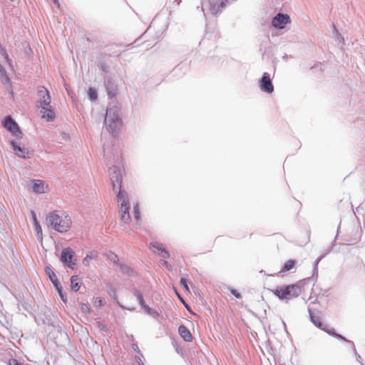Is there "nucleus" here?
I'll return each instance as SVG.
<instances>
[{
	"mask_svg": "<svg viewBox=\"0 0 365 365\" xmlns=\"http://www.w3.org/2000/svg\"><path fill=\"white\" fill-rule=\"evenodd\" d=\"M273 26L275 27V28H279V29H283L284 28V26H282V24H273Z\"/></svg>",
	"mask_w": 365,
	"mask_h": 365,
	"instance_id": "obj_34",
	"label": "nucleus"
},
{
	"mask_svg": "<svg viewBox=\"0 0 365 365\" xmlns=\"http://www.w3.org/2000/svg\"><path fill=\"white\" fill-rule=\"evenodd\" d=\"M310 319L312 323L317 326V327L322 328V324L321 322V318L319 316L314 315L309 311Z\"/></svg>",
	"mask_w": 365,
	"mask_h": 365,
	"instance_id": "obj_19",
	"label": "nucleus"
},
{
	"mask_svg": "<svg viewBox=\"0 0 365 365\" xmlns=\"http://www.w3.org/2000/svg\"><path fill=\"white\" fill-rule=\"evenodd\" d=\"M31 215H32V218H33V221H34V224L36 222H38V220H37V217H36V213L34 211H31Z\"/></svg>",
	"mask_w": 365,
	"mask_h": 365,
	"instance_id": "obj_31",
	"label": "nucleus"
},
{
	"mask_svg": "<svg viewBox=\"0 0 365 365\" xmlns=\"http://www.w3.org/2000/svg\"><path fill=\"white\" fill-rule=\"evenodd\" d=\"M178 332L180 336L186 341H191L192 340V336L188 329L184 326L180 325L178 328Z\"/></svg>",
	"mask_w": 365,
	"mask_h": 365,
	"instance_id": "obj_13",
	"label": "nucleus"
},
{
	"mask_svg": "<svg viewBox=\"0 0 365 365\" xmlns=\"http://www.w3.org/2000/svg\"><path fill=\"white\" fill-rule=\"evenodd\" d=\"M206 1L210 4V12L216 15L222 11L229 0H205L203 4H206Z\"/></svg>",
	"mask_w": 365,
	"mask_h": 365,
	"instance_id": "obj_7",
	"label": "nucleus"
},
{
	"mask_svg": "<svg viewBox=\"0 0 365 365\" xmlns=\"http://www.w3.org/2000/svg\"><path fill=\"white\" fill-rule=\"evenodd\" d=\"M176 294H177L178 297L181 300H182V299L180 297V294H179L177 292H176Z\"/></svg>",
	"mask_w": 365,
	"mask_h": 365,
	"instance_id": "obj_37",
	"label": "nucleus"
},
{
	"mask_svg": "<svg viewBox=\"0 0 365 365\" xmlns=\"http://www.w3.org/2000/svg\"><path fill=\"white\" fill-rule=\"evenodd\" d=\"M272 23H290V18L287 14H278Z\"/></svg>",
	"mask_w": 365,
	"mask_h": 365,
	"instance_id": "obj_15",
	"label": "nucleus"
},
{
	"mask_svg": "<svg viewBox=\"0 0 365 365\" xmlns=\"http://www.w3.org/2000/svg\"><path fill=\"white\" fill-rule=\"evenodd\" d=\"M180 284L183 286V287L187 292H190L189 287L187 285V282L185 278H181Z\"/></svg>",
	"mask_w": 365,
	"mask_h": 365,
	"instance_id": "obj_26",
	"label": "nucleus"
},
{
	"mask_svg": "<svg viewBox=\"0 0 365 365\" xmlns=\"http://www.w3.org/2000/svg\"><path fill=\"white\" fill-rule=\"evenodd\" d=\"M53 2H54L56 4H57L58 6H59L58 0H53Z\"/></svg>",
	"mask_w": 365,
	"mask_h": 365,
	"instance_id": "obj_36",
	"label": "nucleus"
},
{
	"mask_svg": "<svg viewBox=\"0 0 365 365\" xmlns=\"http://www.w3.org/2000/svg\"><path fill=\"white\" fill-rule=\"evenodd\" d=\"M326 331H327L329 334H330V335H332V336H336V337H337V338H339V339H342V340L346 341V342H348V343H349V344L352 347H354V343H353L352 341H349V340H347L346 339H345V338H344V336H342L341 335H340V334H339L335 333L334 331H332V330H326Z\"/></svg>",
	"mask_w": 365,
	"mask_h": 365,
	"instance_id": "obj_21",
	"label": "nucleus"
},
{
	"mask_svg": "<svg viewBox=\"0 0 365 365\" xmlns=\"http://www.w3.org/2000/svg\"><path fill=\"white\" fill-rule=\"evenodd\" d=\"M71 287L72 290L77 292L79 290L81 285L79 284V278L77 275L72 276L71 278Z\"/></svg>",
	"mask_w": 365,
	"mask_h": 365,
	"instance_id": "obj_17",
	"label": "nucleus"
},
{
	"mask_svg": "<svg viewBox=\"0 0 365 365\" xmlns=\"http://www.w3.org/2000/svg\"><path fill=\"white\" fill-rule=\"evenodd\" d=\"M51 281L52 282L54 287H58V285L61 284L57 279V277L56 278H53V279Z\"/></svg>",
	"mask_w": 365,
	"mask_h": 365,
	"instance_id": "obj_29",
	"label": "nucleus"
},
{
	"mask_svg": "<svg viewBox=\"0 0 365 365\" xmlns=\"http://www.w3.org/2000/svg\"><path fill=\"white\" fill-rule=\"evenodd\" d=\"M296 262L294 259H289L285 262L282 272H289L294 268Z\"/></svg>",
	"mask_w": 365,
	"mask_h": 365,
	"instance_id": "obj_18",
	"label": "nucleus"
},
{
	"mask_svg": "<svg viewBox=\"0 0 365 365\" xmlns=\"http://www.w3.org/2000/svg\"><path fill=\"white\" fill-rule=\"evenodd\" d=\"M152 250L163 259H168L170 257L169 252L159 245H153Z\"/></svg>",
	"mask_w": 365,
	"mask_h": 365,
	"instance_id": "obj_12",
	"label": "nucleus"
},
{
	"mask_svg": "<svg viewBox=\"0 0 365 365\" xmlns=\"http://www.w3.org/2000/svg\"><path fill=\"white\" fill-rule=\"evenodd\" d=\"M55 288L56 289L57 292H58L59 294H61L62 292V287L61 285H58V287H55Z\"/></svg>",
	"mask_w": 365,
	"mask_h": 365,
	"instance_id": "obj_32",
	"label": "nucleus"
},
{
	"mask_svg": "<svg viewBox=\"0 0 365 365\" xmlns=\"http://www.w3.org/2000/svg\"><path fill=\"white\" fill-rule=\"evenodd\" d=\"M59 295H60L61 299H62V301L63 302H67L66 297L63 293H61V294H59Z\"/></svg>",
	"mask_w": 365,
	"mask_h": 365,
	"instance_id": "obj_33",
	"label": "nucleus"
},
{
	"mask_svg": "<svg viewBox=\"0 0 365 365\" xmlns=\"http://www.w3.org/2000/svg\"><path fill=\"white\" fill-rule=\"evenodd\" d=\"M11 1H14V0H11Z\"/></svg>",
	"mask_w": 365,
	"mask_h": 365,
	"instance_id": "obj_38",
	"label": "nucleus"
},
{
	"mask_svg": "<svg viewBox=\"0 0 365 365\" xmlns=\"http://www.w3.org/2000/svg\"><path fill=\"white\" fill-rule=\"evenodd\" d=\"M231 293L235 297H237V299H240L241 298V294L235 289H232L231 291Z\"/></svg>",
	"mask_w": 365,
	"mask_h": 365,
	"instance_id": "obj_28",
	"label": "nucleus"
},
{
	"mask_svg": "<svg viewBox=\"0 0 365 365\" xmlns=\"http://www.w3.org/2000/svg\"><path fill=\"white\" fill-rule=\"evenodd\" d=\"M119 205L118 213L120 217V221L124 225H129L133 222H137L140 218V214L138 205H134L132 208V217L130 212V205L128 195L124 191H119L117 195Z\"/></svg>",
	"mask_w": 365,
	"mask_h": 365,
	"instance_id": "obj_1",
	"label": "nucleus"
},
{
	"mask_svg": "<svg viewBox=\"0 0 365 365\" xmlns=\"http://www.w3.org/2000/svg\"><path fill=\"white\" fill-rule=\"evenodd\" d=\"M176 1L177 5H180L181 0H175Z\"/></svg>",
	"mask_w": 365,
	"mask_h": 365,
	"instance_id": "obj_35",
	"label": "nucleus"
},
{
	"mask_svg": "<svg viewBox=\"0 0 365 365\" xmlns=\"http://www.w3.org/2000/svg\"><path fill=\"white\" fill-rule=\"evenodd\" d=\"M74 252L71 248H66L61 252V260L66 264L68 267L74 269L76 263L72 261Z\"/></svg>",
	"mask_w": 365,
	"mask_h": 365,
	"instance_id": "obj_8",
	"label": "nucleus"
},
{
	"mask_svg": "<svg viewBox=\"0 0 365 365\" xmlns=\"http://www.w3.org/2000/svg\"><path fill=\"white\" fill-rule=\"evenodd\" d=\"M4 126L13 135L16 137L21 138V132L19 129L18 124L11 118V116H6L3 122Z\"/></svg>",
	"mask_w": 365,
	"mask_h": 365,
	"instance_id": "obj_6",
	"label": "nucleus"
},
{
	"mask_svg": "<svg viewBox=\"0 0 365 365\" xmlns=\"http://www.w3.org/2000/svg\"><path fill=\"white\" fill-rule=\"evenodd\" d=\"M46 274H48V276L49 277L51 280H53V278L56 277V274L51 269V268L46 267Z\"/></svg>",
	"mask_w": 365,
	"mask_h": 365,
	"instance_id": "obj_25",
	"label": "nucleus"
},
{
	"mask_svg": "<svg viewBox=\"0 0 365 365\" xmlns=\"http://www.w3.org/2000/svg\"><path fill=\"white\" fill-rule=\"evenodd\" d=\"M260 88L262 91L271 93L274 91V86L269 76V74L264 73L260 81Z\"/></svg>",
	"mask_w": 365,
	"mask_h": 365,
	"instance_id": "obj_10",
	"label": "nucleus"
},
{
	"mask_svg": "<svg viewBox=\"0 0 365 365\" xmlns=\"http://www.w3.org/2000/svg\"><path fill=\"white\" fill-rule=\"evenodd\" d=\"M51 98L49 91L44 86H39L37 90L36 106L42 119L52 121L56 118V113L51 106Z\"/></svg>",
	"mask_w": 365,
	"mask_h": 365,
	"instance_id": "obj_2",
	"label": "nucleus"
},
{
	"mask_svg": "<svg viewBox=\"0 0 365 365\" xmlns=\"http://www.w3.org/2000/svg\"><path fill=\"white\" fill-rule=\"evenodd\" d=\"M80 307H81V310L83 313H90L91 312V309L88 307V304H86L85 303H81L80 304Z\"/></svg>",
	"mask_w": 365,
	"mask_h": 365,
	"instance_id": "obj_24",
	"label": "nucleus"
},
{
	"mask_svg": "<svg viewBox=\"0 0 365 365\" xmlns=\"http://www.w3.org/2000/svg\"><path fill=\"white\" fill-rule=\"evenodd\" d=\"M9 365H22L16 359H11L9 361Z\"/></svg>",
	"mask_w": 365,
	"mask_h": 365,
	"instance_id": "obj_30",
	"label": "nucleus"
},
{
	"mask_svg": "<svg viewBox=\"0 0 365 365\" xmlns=\"http://www.w3.org/2000/svg\"><path fill=\"white\" fill-rule=\"evenodd\" d=\"M98 257V254L96 252H91L89 254H87L86 256L83 259V264L88 267L90 265V262L92 259H96Z\"/></svg>",
	"mask_w": 365,
	"mask_h": 365,
	"instance_id": "obj_16",
	"label": "nucleus"
},
{
	"mask_svg": "<svg viewBox=\"0 0 365 365\" xmlns=\"http://www.w3.org/2000/svg\"><path fill=\"white\" fill-rule=\"evenodd\" d=\"M11 145L16 155L23 158H30L31 153L28 149L24 147H21L14 141H11Z\"/></svg>",
	"mask_w": 365,
	"mask_h": 365,
	"instance_id": "obj_11",
	"label": "nucleus"
},
{
	"mask_svg": "<svg viewBox=\"0 0 365 365\" xmlns=\"http://www.w3.org/2000/svg\"><path fill=\"white\" fill-rule=\"evenodd\" d=\"M93 304L96 307H101L105 304V302L102 297H98L96 298Z\"/></svg>",
	"mask_w": 365,
	"mask_h": 365,
	"instance_id": "obj_23",
	"label": "nucleus"
},
{
	"mask_svg": "<svg viewBox=\"0 0 365 365\" xmlns=\"http://www.w3.org/2000/svg\"><path fill=\"white\" fill-rule=\"evenodd\" d=\"M302 286L297 283L287 286L277 287L273 291V293L280 299L290 300L299 297L302 294Z\"/></svg>",
	"mask_w": 365,
	"mask_h": 365,
	"instance_id": "obj_4",
	"label": "nucleus"
},
{
	"mask_svg": "<svg viewBox=\"0 0 365 365\" xmlns=\"http://www.w3.org/2000/svg\"><path fill=\"white\" fill-rule=\"evenodd\" d=\"M105 123L106 125L108 130L112 134L115 135L120 128L122 125V122L118 114V110L117 108H109L107 110Z\"/></svg>",
	"mask_w": 365,
	"mask_h": 365,
	"instance_id": "obj_5",
	"label": "nucleus"
},
{
	"mask_svg": "<svg viewBox=\"0 0 365 365\" xmlns=\"http://www.w3.org/2000/svg\"><path fill=\"white\" fill-rule=\"evenodd\" d=\"M110 180L113 184V189L117 194L120 190L123 191L121 190L122 175L120 170H114L113 173L110 174Z\"/></svg>",
	"mask_w": 365,
	"mask_h": 365,
	"instance_id": "obj_9",
	"label": "nucleus"
},
{
	"mask_svg": "<svg viewBox=\"0 0 365 365\" xmlns=\"http://www.w3.org/2000/svg\"><path fill=\"white\" fill-rule=\"evenodd\" d=\"M46 220L53 230L61 233L68 232L72 225L71 217L63 212L53 211L47 215Z\"/></svg>",
	"mask_w": 365,
	"mask_h": 365,
	"instance_id": "obj_3",
	"label": "nucleus"
},
{
	"mask_svg": "<svg viewBox=\"0 0 365 365\" xmlns=\"http://www.w3.org/2000/svg\"><path fill=\"white\" fill-rule=\"evenodd\" d=\"M88 93L89 98L91 101H96L97 99L98 95H97L96 91L94 88H89Z\"/></svg>",
	"mask_w": 365,
	"mask_h": 365,
	"instance_id": "obj_22",
	"label": "nucleus"
},
{
	"mask_svg": "<svg viewBox=\"0 0 365 365\" xmlns=\"http://www.w3.org/2000/svg\"><path fill=\"white\" fill-rule=\"evenodd\" d=\"M33 190L37 193H43L46 191L47 187L45 186L43 182L40 180H33Z\"/></svg>",
	"mask_w": 365,
	"mask_h": 365,
	"instance_id": "obj_14",
	"label": "nucleus"
},
{
	"mask_svg": "<svg viewBox=\"0 0 365 365\" xmlns=\"http://www.w3.org/2000/svg\"><path fill=\"white\" fill-rule=\"evenodd\" d=\"M34 230L36 233V235H37V237L40 240H42L43 239V231H42V228H41V226L39 223V222H36L34 224Z\"/></svg>",
	"mask_w": 365,
	"mask_h": 365,
	"instance_id": "obj_20",
	"label": "nucleus"
},
{
	"mask_svg": "<svg viewBox=\"0 0 365 365\" xmlns=\"http://www.w3.org/2000/svg\"><path fill=\"white\" fill-rule=\"evenodd\" d=\"M166 259H161L162 264L163 266L166 267L167 269L171 271L173 269V267L170 264H169L166 260Z\"/></svg>",
	"mask_w": 365,
	"mask_h": 365,
	"instance_id": "obj_27",
	"label": "nucleus"
}]
</instances>
